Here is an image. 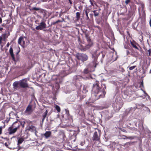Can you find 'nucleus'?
<instances>
[{
  "label": "nucleus",
  "mask_w": 151,
  "mask_h": 151,
  "mask_svg": "<svg viewBox=\"0 0 151 151\" xmlns=\"http://www.w3.org/2000/svg\"><path fill=\"white\" fill-rule=\"evenodd\" d=\"M106 87L105 84H102L99 81H96L93 84L92 90V98L94 100L98 99L100 98L105 97L106 91L105 90Z\"/></svg>",
  "instance_id": "obj_1"
},
{
  "label": "nucleus",
  "mask_w": 151,
  "mask_h": 151,
  "mask_svg": "<svg viewBox=\"0 0 151 151\" xmlns=\"http://www.w3.org/2000/svg\"><path fill=\"white\" fill-rule=\"evenodd\" d=\"M25 122L24 121H20L18 119L13 123L11 126L9 127L8 129L9 134H12L16 132L17 130L20 129V127H22V130L24 127V125Z\"/></svg>",
  "instance_id": "obj_2"
},
{
  "label": "nucleus",
  "mask_w": 151,
  "mask_h": 151,
  "mask_svg": "<svg viewBox=\"0 0 151 151\" xmlns=\"http://www.w3.org/2000/svg\"><path fill=\"white\" fill-rule=\"evenodd\" d=\"M76 57L78 60H81L83 63L88 59V56L86 54L82 53H77L76 54Z\"/></svg>",
  "instance_id": "obj_3"
},
{
  "label": "nucleus",
  "mask_w": 151,
  "mask_h": 151,
  "mask_svg": "<svg viewBox=\"0 0 151 151\" xmlns=\"http://www.w3.org/2000/svg\"><path fill=\"white\" fill-rule=\"evenodd\" d=\"M84 34L88 42V44H87V47L88 48H90L93 45V43L91 40L90 34L88 32H84Z\"/></svg>",
  "instance_id": "obj_4"
},
{
  "label": "nucleus",
  "mask_w": 151,
  "mask_h": 151,
  "mask_svg": "<svg viewBox=\"0 0 151 151\" xmlns=\"http://www.w3.org/2000/svg\"><path fill=\"white\" fill-rule=\"evenodd\" d=\"M19 85L22 88H26L29 87L27 83V80L26 79H24L19 81Z\"/></svg>",
  "instance_id": "obj_5"
},
{
  "label": "nucleus",
  "mask_w": 151,
  "mask_h": 151,
  "mask_svg": "<svg viewBox=\"0 0 151 151\" xmlns=\"http://www.w3.org/2000/svg\"><path fill=\"white\" fill-rule=\"evenodd\" d=\"M83 77L77 75L74 77L73 79L75 81V84L78 86L81 85V84L80 83V81L82 80Z\"/></svg>",
  "instance_id": "obj_6"
},
{
  "label": "nucleus",
  "mask_w": 151,
  "mask_h": 151,
  "mask_svg": "<svg viewBox=\"0 0 151 151\" xmlns=\"http://www.w3.org/2000/svg\"><path fill=\"white\" fill-rule=\"evenodd\" d=\"M39 24V25L36 27L35 29H36L41 30L43 29L46 28V24L44 22L42 21Z\"/></svg>",
  "instance_id": "obj_7"
},
{
  "label": "nucleus",
  "mask_w": 151,
  "mask_h": 151,
  "mask_svg": "<svg viewBox=\"0 0 151 151\" xmlns=\"http://www.w3.org/2000/svg\"><path fill=\"white\" fill-rule=\"evenodd\" d=\"M100 132L99 133V135H98L97 132H95L93 135L92 139L93 141H99L100 139Z\"/></svg>",
  "instance_id": "obj_8"
},
{
  "label": "nucleus",
  "mask_w": 151,
  "mask_h": 151,
  "mask_svg": "<svg viewBox=\"0 0 151 151\" xmlns=\"http://www.w3.org/2000/svg\"><path fill=\"white\" fill-rule=\"evenodd\" d=\"M32 112V106L31 105H29L27 107L24 113L27 115L31 114Z\"/></svg>",
  "instance_id": "obj_9"
},
{
  "label": "nucleus",
  "mask_w": 151,
  "mask_h": 151,
  "mask_svg": "<svg viewBox=\"0 0 151 151\" xmlns=\"http://www.w3.org/2000/svg\"><path fill=\"white\" fill-rule=\"evenodd\" d=\"M9 52L12 57V60L14 61H15V59L14 56V55L13 52V50L12 46L10 47V48L9 50Z\"/></svg>",
  "instance_id": "obj_10"
},
{
  "label": "nucleus",
  "mask_w": 151,
  "mask_h": 151,
  "mask_svg": "<svg viewBox=\"0 0 151 151\" xmlns=\"http://www.w3.org/2000/svg\"><path fill=\"white\" fill-rule=\"evenodd\" d=\"M52 132L50 131H46V132L42 135L43 137H44L46 139H48L50 137L51 135Z\"/></svg>",
  "instance_id": "obj_11"
},
{
  "label": "nucleus",
  "mask_w": 151,
  "mask_h": 151,
  "mask_svg": "<svg viewBox=\"0 0 151 151\" xmlns=\"http://www.w3.org/2000/svg\"><path fill=\"white\" fill-rule=\"evenodd\" d=\"M26 129L31 132H33L36 129V127L33 125L28 126L26 127Z\"/></svg>",
  "instance_id": "obj_12"
},
{
  "label": "nucleus",
  "mask_w": 151,
  "mask_h": 151,
  "mask_svg": "<svg viewBox=\"0 0 151 151\" xmlns=\"http://www.w3.org/2000/svg\"><path fill=\"white\" fill-rule=\"evenodd\" d=\"M18 43L21 46L24 45L25 42L24 40V38L23 37H19L18 40Z\"/></svg>",
  "instance_id": "obj_13"
},
{
  "label": "nucleus",
  "mask_w": 151,
  "mask_h": 151,
  "mask_svg": "<svg viewBox=\"0 0 151 151\" xmlns=\"http://www.w3.org/2000/svg\"><path fill=\"white\" fill-rule=\"evenodd\" d=\"M100 10L101 9L99 8L98 9L92 11V12L94 13V16L95 17L98 16L99 15V14L100 13Z\"/></svg>",
  "instance_id": "obj_14"
},
{
  "label": "nucleus",
  "mask_w": 151,
  "mask_h": 151,
  "mask_svg": "<svg viewBox=\"0 0 151 151\" xmlns=\"http://www.w3.org/2000/svg\"><path fill=\"white\" fill-rule=\"evenodd\" d=\"M131 44V45L132 46V47L135 48L136 49H137V50H139L138 47H137L136 46V45H138L137 44L136 42L134 41H131L130 42Z\"/></svg>",
  "instance_id": "obj_15"
},
{
  "label": "nucleus",
  "mask_w": 151,
  "mask_h": 151,
  "mask_svg": "<svg viewBox=\"0 0 151 151\" xmlns=\"http://www.w3.org/2000/svg\"><path fill=\"white\" fill-rule=\"evenodd\" d=\"M131 11L132 12H134L136 9L137 7L136 5L134 4H132V5L129 4Z\"/></svg>",
  "instance_id": "obj_16"
},
{
  "label": "nucleus",
  "mask_w": 151,
  "mask_h": 151,
  "mask_svg": "<svg viewBox=\"0 0 151 151\" xmlns=\"http://www.w3.org/2000/svg\"><path fill=\"white\" fill-rule=\"evenodd\" d=\"M48 111L47 110H46V111L42 115V122L43 123L46 117L47 114L48 113Z\"/></svg>",
  "instance_id": "obj_17"
},
{
  "label": "nucleus",
  "mask_w": 151,
  "mask_h": 151,
  "mask_svg": "<svg viewBox=\"0 0 151 151\" xmlns=\"http://www.w3.org/2000/svg\"><path fill=\"white\" fill-rule=\"evenodd\" d=\"M92 63H93V65H94V68H96V65L98 64V63L97 61V58H95L94 59L93 61L92 62Z\"/></svg>",
  "instance_id": "obj_18"
},
{
  "label": "nucleus",
  "mask_w": 151,
  "mask_h": 151,
  "mask_svg": "<svg viewBox=\"0 0 151 151\" xmlns=\"http://www.w3.org/2000/svg\"><path fill=\"white\" fill-rule=\"evenodd\" d=\"M18 85H19V81H15L13 83V86L14 88H17Z\"/></svg>",
  "instance_id": "obj_19"
},
{
  "label": "nucleus",
  "mask_w": 151,
  "mask_h": 151,
  "mask_svg": "<svg viewBox=\"0 0 151 151\" xmlns=\"http://www.w3.org/2000/svg\"><path fill=\"white\" fill-rule=\"evenodd\" d=\"M24 140V139L22 137L19 138L18 140V144L19 145L22 143Z\"/></svg>",
  "instance_id": "obj_20"
},
{
  "label": "nucleus",
  "mask_w": 151,
  "mask_h": 151,
  "mask_svg": "<svg viewBox=\"0 0 151 151\" xmlns=\"http://www.w3.org/2000/svg\"><path fill=\"white\" fill-rule=\"evenodd\" d=\"M88 48L87 47V45H86V46L84 47H81V48H80L81 50H82V51H86V50H88V49H89V48Z\"/></svg>",
  "instance_id": "obj_21"
},
{
  "label": "nucleus",
  "mask_w": 151,
  "mask_h": 151,
  "mask_svg": "<svg viewBox=\"0 0 151 151\" xmlns=\"http://www.w3.org/2000/svg\"><path fill=\"white\" fill-rule=\"evenodd\" d=\"M80 13L79 12H77L76 13V18H77V20H78L80 17Z\"/></svg>",
  "instance_id": "obj_22"
},
{
  "label": "nucleus",
  "mask_w": 151,
  "mask_h": 151,
  "mask_svg": "<svg viewBox=\"0 0 151 151\" xmlns=\"http://www.w3.org/2000/svg\"><path fill=\"white\" fill-rule=\"evenodd\" d=\"M56 110L58 112H60V108L59 106L56 105L55 107Z\"/></svg>",
  "instance_id": "obj_23"
},
{
  "label": "nucleus",
  "mask_w": 151,
  "mask_h": 151,
  "mask_svg": "<svg viewBox=\"0 0 151 151\" xmlns=\"http://www.w3.org/2000/svg\"><path fill=\"white\" fill-rule=\"evenodd\" d=\"M85 144V140L84 139H82L80 142V145L81 146L84 145Z\"/></svg>",
  "instance_id": "obj_24"
},
{
  "label": "nucleus",
  "mask_w": 151,
  "mask_h": 151,
  "mask_svg": "<svg viewBox=\"0 0 151 151\" xmlns=\"http://www.w3.org/2000/svg\"><path fill=\"white\" fill-rule=\"evenodd\" d=\"M90 0V1L91 3V5L92 6H94V4H96V3L95 2V1H94L93 0Z\"/></svg>",
  "instance_id": "obj_25"
},
{
  "label": "nucleus",
  "mask_w": 151,
  "mask_h": 151,
  "mask_svg": "<svg viewBox=\"0 0 151 151\" xmlns=\"http://www.w3.org/2000/svg\"><path fill=\"white\" fill-rule=\"evenodd\" d=\"M89 72V70L88 68H85L83 71V73L85 74H87Z\"/></svg>",
  "instance_id": "obj_26"
},
{
  "label": "nucleus",
  "mask_w": 151,
  "mask_h": 151,
  "mask_svg": "<svg viewBox=\"0 0 151 151\" xmlns=\"http://www.w3.org/2000/svg\"><path fill=\"white\" fill-rule=\"evenodd\" d=\"M60 22H61V21L60 20H58L56 21V22H52V24L53 25H55L56 24Z\"/></svg>",
  "instance_id": "obj_27"
},
{
  "label": "nucleus",
  "mask_w": 151,
  "mask_h": 151,
  "mask_svg": "<svg viewBox=\"0 0 151 151\" xmlns=\"http://www.w3.org/2000/svg\"><path fill=\"white\" fill-rule=\"evenodd\" d=\"M40 10L39 8H36V7H33L32 9V10L39 11Z\"/></svg>",
  "instance_id": "obj_28"
},
{
  "label": "nucleus",
  "mask_w": 151,
  "mask_h": 151,
  "mask_svg": "<svg viewBox=\"0 0 151 151\" xmlns=\"http://www.w3.org/2000/svg\"><path fill=\"white\" fill-rule=\"evenodd\" d=\"M132 2L131 0H126L125 3L126 5H127L129 3Z\"/></svg>",
  "instance_id": "obj_29"
},
{
  "label": "nucleus",
  "mask_w": 151,
  "mask_h": 151,
  "mask_svg": "<svg viewBox=\"0 0 151 151\" xmlns=\"http://www.w3.org/2000/svg\"><path fill=\"white\" fill-rule=\"evenodd\" d=\"M88 91V90H86V88L85 86H83V92L84 93H86Z\"/></svg>",
  "instance_id": "obj_30"
},
{
  "label": "nucleus",
  "mask_w": 151,
  "mask_h": 151,
  "mask_svg": "<svg viewBox=\"0 0 151 151\" xmlns=\"http://www.w3.org/2000/svg\"><path fill=\"white\" fill-rule=\"evenodd\" d=\"M88 12L87 10H85V14L86 15V17L87 18V19H89V17L88 15Z\"/></svg>",
  "instance_id": "obj_31"
},
{
  "label": "nucleus",
  "mask_w": 151,
  "mask_h": 151,
  "mask_svg": "<svg viewBox=\"0 0 151 151\" xmlns=\"http://www.w3.org/2000/svg\"><path fill=\"white\" fill-rule=\"evenodd\" d=\"M136 67V65L133 66H132L129 67V69L130 70H132L134 69Z\"/></svg>",
  "instance_id": "obj_32"
},
{
  "label": "nucleus",
  "mask_w": 151,
  "mask_h": 151,
  "mask_svg": "<svg viewBox=\"0 0 151 151\" xmlns=\"http://www.w3.org/2000/svg\"><path fill=\"white\" fill-rule=\"evenodd\" d=\"M92 147L91 146H88V147L87 146L86 148V150H88V149H89L90 150V151H92Z\"/></svg>",
  "instance_id": "obj_33"
},
{
  "label": "nucleus",
  "mask_w": 151,
  "mask_h": 151,
  "mask_svg": "<svg viewBox=\"0 0 151 151\" xmlns=\"http://www.w3.org/2000/svg\"><path fill=\"white\" fill-rule=\"evenodd\" d=\"M141 6L142 8V11H143L145 8V5L144 4H141Z\"/></svg>",
  "instance_id": "obj_34"
},
{
  "label": "nucleus",
  "mask_w": 151,
  "mask_h": 151,
  "mask_svg": "<svg viewBox=\"0 0 151 151\" xmlns=\"http://www.w3.org/2000/svg\"><path fill=\"white\" fill-rule=\"evenodd\" d=\"M123 136L125 137V138H126V139H133V138L132 137H131V136H130V137H127L126 136H125V135H123Z\"/></svg>",
  "instance_id": "obj_35"
},
{
  "label": "nucleus",
  "mask_w": 151,
  "mask_h": 151,
  "mask_svg": "<svg viewBox=\"0 0 151 151\" xmlns=\"http://www.w3.org/2000/svg\"><path fill=\"white\" fill-rule=\"evenodd\" d=\"M10 120L9 118H7L6 120L4 121V122L5 123H7Z\"/></svg>",
  "instance_id": "obj_36"
},
{
  "label": "nucleus",
  "mask_w": 151,
  "mask_h": 151,
  "mask_svg": "<svg viewBox=\"0 0 151 151\" xmlns=\"http://www.w3.org/2000/svg\"><path fill=\"white\" fill-rule=\"evenodd\" d=\"M140 87H142L143 88L144 87L143 81H142V82H141V84H140Z\"/></svg>",
  "instance_id": "obj_37"
},
{
  "label": "nucleus",
  "mask_w": 151,
  "mask_h": 151,
  "mask_svg": "<svg viewBox=\"0 0 151 151\" xmlns=\"http://www.w3.org/2000/svg\"><path fill=\"white\" fill-rule=\"evenodd\" d=\"M148 55L149 56H151V50L149 49L148 50Z\"/></svg>",
  "instance_id": "obj_38"
},
{
  "label": "nucleus",
  "mask_w": 151,
  "mask_h": 151,
  "mask_svg": "<svg viewBox=\"0 0 151 151\" xmlns=\"http://www.w3.org/2000/svg\"><path fill=\"white\" fill-rule=\"evenodd\" d=\"M20 49L19 48L18 49V50L17 51L16 53V55H18V54H19V53L20 52Z\"/></svg>",
  "instance_id": "obj_39"
},
{
  "label": "nucleus",
  "mask_w": 151,
  "mask_h": 151,
  "mask_svg": "<svg viewBox=\"0 0 151 151\" xmlns=\"http://www.w3.org/2000/svg\"><path fill=\"white\" fill-rule=\"evenodd\" d=\"M2 127L1 126L0 127V135L2 134Z\"/></svg>",
  "instance_id": "obj_40"
},
{
  "label": "nucleus",
  "mask_w": 151,
  "mask_h": 151,
  "mask_svg": "<svg viewBox=\"0 0 151 151\" xmlns=\"http://www.w3.org/2000/svg\"><path fill=\"white\" fill-rule=\"evenodd\" d=\"M3 38L2 37L0 36V44H1L2 43V40Z\"/></svg>",
  "instance_id": "obj_41"
},
{
  "label": "nucleus",
  "mask_w": 151,
  "mask_h": 151,
  "mask_svg": "<svg viewBox=\"0 0 151 151\" xmlns=\"http://www.w3.org/2000/svg\"><path fill=\"white\" fill-rule=\"evenodd\" d=\"M83 7L81 6H80L78 7V8L80 10H81L82 9Z\"/></svg>",
  "instance_id": "obj_42"
},
{
  "label": "nucleus",
  "mask_w": 151,
  "mask_h": 151,
  "mask_svg": "<svg viewBox=\"0 0 151 151\" xmlns=\"http://www.w3.org/2000/svg\"><path fill=\"white\" fill-rule=\"evenodd\" d=\"M9 45H10V44L9 42H8L6 45V47H9Z\"/></svg>",
  "instance_id": "obj_43"
},
{
  "label": "nucleus",
  "mask_w": 151,
  "mask_h": 151,
  "mask_svg": "<svg viewBox=\"0 0 151 151\" xmlns=\"http://www.w3.org/2000/svg\"><path fill=\"white\" fill-rule=\"evenodd\" d=\"M63 139L65 140V138H66L64 134L63 135Z\"/></svg>",
  "instance_id": "obj_44"
},
{
  "label": "nucleus",
  "mask_w": 151,
  "mask_h": 151,
  "mask_svg": "<svg viewBox=\"0 0 151 151\" xmlns=\"http://www.w3.org/2000/svg\"><path fill=\"white\" fill-rule=\"evenodd\" d=\"M127 55H128L129 54H130V52L128 50L127 51Z\"/></svg>",
  "instance_id": "obj_45"
},
{
  "label": "nucleus",
  "mask_w": 151,
  "mask_h": 151,
  "mask_svg": "<svg viewBox=\"0 0 151 151\" xmlns=\"http://www.w3.org/2000/svg\"><path fill=\"white\" fill-rule=\"evenodd\" d=\"M132 142H127V144H129V145H130L131 144H132Z\"/></svg>",
  "instance_id": "obj_46"
},
{
  "label": "nucleus",
  "mask_w": 151,
  "mask_h": 151,
  "mask_svg": "<svg viewBox=\"0 0 151 151\" xmlns=\"http://www.w3.org/2000/svg\"><path fill=\"white\" fill-rule=\"evenodd\" d=\"M61 22H65V19L64 18H62V20H61Z\"/></svg>",
  "instance_id": "obj_47"
},
{
  "label": "nucleus",
  "mask_w": 151,
  "mask_h": 151,
  "mask_svg": "<svg viewBox=\"0 0 151 151\" xmlns=\"http://www.w3.org/2000/svg\"><path fill=\"white\" fill-rule=\"evenodd\" d=\"M2 22V19L0 17V24H1Z\"/></svg>",
  "instance_id": "obj_48"
},
{
  "label": "nucleus",
  "mask_w": 151,
  "mask_h": 151,
  "mask_svg": "<svg viewBox=\"0 0 151 151\" xmlns=\"http://www.w3.org/2000/svg\"><path fill=\"white\" fill-rule=\"evenodd\" d=\"M102 58H103L104 57L105 55V54H103V52H102Z\"/></svg>",
  "instance_id": "obj_49"
},
{
  "label": "nucleus",
  "mask_w": 151,
  "mask_h": 151,
  "mask_svg": "<svg viewBox=\"0 0 151 151\" xmlns=\"http://www.w3.org/2000/svg\"><path fill=\"white\" fill-rule=\"evenodd\" d=\"M68 1H69L70 4H72L73 3H72V1H71V0H68Z\"/></svg>",
  "instance_id": "obj_50"
},
{
  "label": "nucleus",
  "mask_w": 151,
  "mask_h": 151,
  "mask_svg": "<svg viewBox=\"0 0 151 151\" xmlns=\"http://www.w3.org/2000/svg\"><path fill=\"white\" fill-rule=\"evenodd\" d=\"M41 1L42 2H45L47 1V0H41Z\"/></svg>",
  "instance_id": "obj_51"
},
{
  "label": "nucleus",
  "mask_w": 151,
  "mask_h": 151,
  "mask_svg": "<svg viewBox=\"0 0 151 151\" xmlns=\"http://www.w3.org/2000/svg\"><path fill=\"white\" fill-rule=\"evenodd\" d=\"M2 27H5V24L4 23H3V24H2Z\"/></svg>",
  "instance_id": "obj_52"
},
{
  "label": "nucleus",
  "mask_w": 151,
  "mask_h": 151,
  "mask_svg": "<svg viewBox=\"0 0 151 151\" xmlns=\"http://www.w3.org/2000/svg\"><path fill=\"white\" fill-rule=\"evenodd\" d=\"M3 29V28L2 27L0 28V31L2 30Z\"/></svg>",
  "instance_id": "obj_53"
},
{
  "label": "nucleus",
  "mask_w": 151,
  "mask_h": 151,
  "mask_svg": "<svg viewBox=\"0 0 151 151\" xmlns=\"http://www.w3.org/2000/svg\"><path fill=\"white\" fill-rule=\"evenodd\" d=\"M55 151H62L60 150H55Z\"/></svg>",
  "instance_id": "obj_54"
},
{
  "label": "nucleus",
  "mask_w": 151,
  "mask_h": 151,
  "mask_svg": "<svg viewBox=\"0 0 151 151\" xmlns=\"http://www.w3.org/2000/svg\"><path fill=\"white\" fill-rule=\"evenodd\" d=\"M143 11V12L144 13H145V11L144 9V10L142 11Z\"/></svg>",
  "instance_id": "obj_55"
},
{
  "label": "nucleus",
  "mask_w": 151,
  "mask_h": 151,
  "mask_svg": "<svg viewBox=\"0 0 151 151\" xmlns=\"http://www.w3.org/2000/svg\"><path fill=\"white\" fill-rule=\"evenodd\" d=\"M99 150V151H104V150L102 149L101 150Z\"/></svg>",
  "instance_id": "obj_56"
},
{
  "label": "nucleus",
  "mask_w": 151,
  "mask_h": 151,
  "mask_svg": "<svg viewBox=\"0 0 151 151\" xmlns=\"http://www.w3.org/2000/svg\"><path fill=\"white\" fill-rule=\"evenodd\" d=\"M123 132H126L125 131L126 130H122Z\"/></svg>",
  "instance_id": "obj_57"
},
{
  "label": "nucleus",
  "mask_w": 151,
  "mask_h": 151,
  "mask_svg": "<svg viewBox=\"0 0 151 151\" xmlns=\"http://www.w3.org/2000/svg\"><path fill=\"white\" fill-rule=\"evenodd\" d=\"M139 13L140 14V10H139Z\"/></svg>",
  "instance_id": "obj_58"
},
{
  "label": "nucleus",
  "mask_w": 151,
  "mask_h": 151,
  "mask_svg": "<svg viewBox=\"0 0 151 151\" xmlns=\"http://www.w3.org/2000/svg\"><path fill=\"white\" fill-rule=\"evenodd\" d=\"M150 73H151V70H150Z\"/></svg>",
  "instance_id": "obj_59"
},
{
  "label": "nucleus",
  "mask_w": 151,
  "mask_h": 151,
  "mask_svg": "<svg viewBox=\"0 0 151 151\" xmlns=\"http://www.w3.org/2000/svg\"><path fill=\"white\" fill-rule=\"evenodd\" d=\"M117 57H116V58L115 59V60H114V61L116 60L117 59Z\"/></svg>",
  "instance_id": "obj_60"
},
{
  "label": "nucleus",
  "mask_w": 151,
  "mask_h": 151,
  "mask_svg": "<svg viewBox=\"0 0 151 151\" xmlns=\"http://www.w3.org/2000/svg\"><path fill=\"white\" fill-rule=\"evenodd\" d=\"M140 47V50H142V48H141L140 47Z\"/></svg>",
  "instance_id": "obj_61"
},
{
  "label": "nucleus",
  "mask_w": 151,
  "mask_h": 151,
  "mask_svg": "<svg viewBox=\"0 0 151 151\" xmlns=\"http://www.w3.org/2000/svg\"><path fill=\"white\" fill-rule=\"evenodd\" d=\"M149 58V59L150 60V58Z\"/></svg>",
  "instance_id": "obj_62"
},
{
  "label": "nucleus",
  "mask_w": 151,
  "mask_h": 151,
  "mask_svg": "<svg viewBox=\"0 0 151 151\" xmlns=\"http://www.w3.org/2000/svg\"><path fill=\"white\" fill-rule=\"evenodd\" d=\"M20 149V147H19V148L18 149V150H19Z\"/></svg>",
  "instance_id": "obj_63"
},
{
  "label": "nucleus",
  "mask_w": 151,
  "mask_h": 151,
  "mask_svg": "<svg viewBox=\"0 0 151 151\" xmlns=\"http://www.w3.org/2000/svg\"><path fill=\"white\" fill-rule=\"evenodd\" d=\"M126 139V138H125V137H124V139Z\"/></svg>",
  "instance_id": "obj_64"
}]
</instances>
